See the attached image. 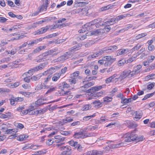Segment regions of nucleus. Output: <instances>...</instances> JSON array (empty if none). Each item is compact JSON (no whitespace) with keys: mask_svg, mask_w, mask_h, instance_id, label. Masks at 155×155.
<instances>
[{"mask_svg":"<svg viewBox=\"0 0 155 155\" xmlns=\"http://www.w3.org/2000/svg\"><path fill=\"white\" fill-rule=\"evenodd\" d=\"M113 18L110 19L109 21L105 22V23L106 24L105 25H108L110 26V25H113L115 23V21H113L112 19H113Z\"/></svg>","mask_w":155,"mask_h":155,"instance_id":"e433bc0d","label":"nucleus"},{"mask_svg":"<svg viewBox=\"0 0 155 155\" xmlns=\"http://www.w3.org/2000/svg\"><path fill=\"white\" fill-rule=\"evenodd\" d=\"M51 55L52 56L57 55L58 53H60L61 51L60 49L57 48L49 50Z\"/></svg>","mask_w":155,"mask_h":155,"instance_id":"9d476101","label":"nucleus"},{"mask_svg":"<svg viewBox=\"0 0 155 155\" xmlns=\"http://www.w3.org/2000/svg\"><path fill=\"white\" fill-rule=\"evenodd\" d=\"M126 61V60L125 59L123 58L118 61L117 64L119 66H122L125 63L127 64Z\"/></svg>","mask_w":155,"mask_h":155,"instance_id":"7c9ffc66","label":"nucleus"},{"mask_svg":"<svg viewBox=\"0 0 155 155\" xmlns=\"http://www.w3.org/2000/svg\"><path fill=\"white\" fill-rule=\"evenodd\" d=\"M8 67H9V68H16L17 66H15L14 64V63H13V62H11L9 64H8Z\"/></svg>","mask_w":155,"mask_h":155,"instance_id":"4d7b16f0","label":"nucleus"},{"mask_svg":"<svg viewBox=\"0 0 155 155\" xmlns=\"http://www.w3.org/2000/svg\"><path fill=\"white\" fill-rule=\"evenodd\" d=\"M93 25L92 23H91V21L86 23L84 25V28H85V30H90L92 29V27H91V26Z\"/></svg>","mask_w":155,"mask_h":155,"instance_id":"a878e982","label":"nucleus"},{"mask_svg":"<svg viewBox=\"0 0 155 155\" xmlns=\"http://www.w3.org/2000/svg\"><path fill=\"white\" fill-rule=\"evenodd\" d=\"M117 46L115 45L105 47L99 50L101 55L103 53H111L117 49Z\"/></svg>","mask_w":155,"mask_h":155,"instance_id":"7ed1b4c3","label":"nucleus"},{"mask_svg":"<svg viewBox=\"0 0 155 155\" xmlns=\"http://www.w3.org/2000/svg\"><path fill=\"white\" fill-rule=\"evenodd\" d=\"M69 143L71 146L75 147L78 143L77 142L74 141L73 140H71L69 142Z\"/></svg>","mask_w":155,"mask_h":155,"instance_id":"3c124183","label":"nucleus"},{"mask_svg":"<svg viewBox=\"0 0 155 155\" xmlns=\"http://www.w3.org/2000/svg\"><path fill=\"white\" fill-rule=\"evenodd\" d=\"M46 65V63L40 64L39 65L36 66L29 70L28 72L24 73L22 76H25L26 77L29 78L33 74V72L42 70Z\"/></svg>","mask_w":155,"mask_h":155,"instance_id":"f03ea898","label":"nucleus"},{"mask_svg":"<svg viewBox=\"0 0 155 155\" xmlns=\"http://www.w3.org/2000/svg\"><path fill=\"white\" fill-rule=\"evenodd\" d=\"M101 53L100 52L99 50L96 52L92 54H91L89 56V58L90 59L93 58L97 57L101 55Z\"/></svg>","mask_w":155,"mask_h":155,"instance_id":"b1692460","label":"nucleus"},{"mask_svg":"<svg viewBox=\"0 0 155 155\" xmlns=\"http://www.w3.org/2000/svg\"><path fill=\"white\" fill-rule=\"evenodd\" d=\"M103 60L104 61H107L109 62L110 64H112L116 60V58H113L110 56H106L103 57Z\"/></svg>","mask_w":155,"mask_h":155,"instance_id":"f8f14e48","label":"nucleus"},{"mask_svg":"<svg viewBox=\"0 0 155 155\" xmlns=\"http://www.w3.org/2000/svg\"><path fill=\"white\" fill-rule=\"evenodd\" d=\"M135 130L130 133H127L124 134L122 138L124 139V141L118 144H116L114 147L118 148L120 147L123 146L124 142H129L131 141L135 140L137 138V135L135 134Z\"/></svg>","mask_w":155,"mask_h":155,"instance_id":"f257e3e1","label":"nucleus"},{"mask_svg":"<svg viewBox=\"0 0 155 155\" xmlns=\"http://www.w3.org/2000/svg\"><path fill=\"white\" fill-rule=\"evenodd\" d=\"M49 87V86L45 84L44 83H42L41 84H38L35 89L37 90H40L42 89L48 88Z\"/></svg>","mask_w":155,"mask_h":155,"instance_id":"1a4fd4ad","label":"nucleus"},{"mask_svg":"<svg viewBox=\"0 0 155 155\" xmlns=\"http://www.w3.org/2000/svg\"><path fill=\"white\" fill-rule=\"evenodd\" d=\"M73 120V119L67 118L66 119L63 120L62 121L60 122V124L61 125H64L68 123H69Z\"/></svg>","mask_w":155,"mask_h":155,"instance_id":"aec40b11","label":"nucleus"},{"mask_svg":"<svg viewBox=\"0 0 155 155\" xmlns=\"http://www.w3.org/2000/svg\"><path fill=\"white\" fill-rule=\"evenodd\" d=\"M81 124V122L79 121H76L74 122L71 124V125L72 126H74L77 125H79Z\"/></svg>","mask_w":155,"mask_h":155,"instance_id":"864d4df0","label":"nucleus"},{"mask_svg":"<svg viewBox=\"0 0 155 155\" xmlns=\"http://www.w3.org/2000/svg\"><path fill=\"white\" fill-rule=\"evenodd\" d=\"M27 45V42H25L22 45L18 47V48L19 49V50H20L21 48H24L26 47Z\"/></svg>","mask_w":155,"mask_h":155,"instance_id":"0e129e2a","label":"nucleus"},{"mask_svg":"<svg viewBox=\"0 0 155 155\" xmlns=\"http://www.w3.org/2000/svg\"><path fill=\"white\" fill-rule=\"evenodd\" d=\"M60 150L62 151L61 155H70L72 153L71 148L69 146L61 147L60 148Z\"/></svg>","mask_w":155,"mask_h":155,"instance_id":"20e7f679","label":"nucleus"},{"mask_svg":"<svg viewBox=\"0 0 155 155\" xmlns=\"http://www.w3.org/2000/svg\"><path fill=\"white\" fill-rule=\"evenodd\" d=\"M84 133L82 131H80L78 132H76L73 135V137L75 138L79 139L81 138V135H83Z\"/></svg>","mask_w":155,"mask_h":155,"instance_id":"5701e85b","label":"nucleus"},{"mask_svg":"<svg viewBox=\"0 0 155 155\" xmlns=\"http://www.w3.org/2000/svg\"><path fill=\"white\" fill-rule=\"evenodd\" d=\"M47 7V5H45L44 4L42 5L41 6L38 7V10H39V12H41L43 11H46Z\"/></svg>","mask_w":155,"mask_h":155,"instance_id":"c85d7f7f","label":"nucleus"},{"mask_svg":"<svg viewBox=\"0 0 155 155\" xmlns=\"http://www.w3.org/2000/svg\"><path fill=\"white\" fill-rule=\"evenodd\" d=\"M101 104L102 103L100 101L98 100H97L91 103V104H93L94 105V107L95 108L101 107L102 106Z\"/></svg>","mask_w":155,"mask_h":155,"instance_id":"ddd939ff","label":"nucleus"},{"mask_svg":"<svg viewBox=\"0 0 155 155\" xmlns=\"http://www.w3.org/2000/svg\"><path fill=\"white\" fill-rule=\"evenodd\" d=\"M71 57H72L71 54L67 52L64 55L56 59L55 61V62H63L66 59L71 58Z\"/></svg>","mask_w":155,"mask_h":155,"instance_id":"423d86ee","label":"nucleus"},{"mask_svg":"<svg viewBox=\"0 0 155 155\" xmlns=\"http://www.w3.org/2000/svg\"><path fill=\"white\" fill-rule=\"evenodd\" d=\"M9 100L10 101V103L12 105H14L15 104V97H12L11 99H10Z\"/></svg>","mask_w":155,"mask_h":155,"instance_id":"774afa93","label":"nucleus"},{"mask_svg":"<svg viewBox=\"0 0 155 155\" xmlns=\"http://www.w3.org/2000/svg\"><path fill=\"white\" fill-rule=\"evenodd\" d=\"M125 16H124L123 15H121L119 16H118L117 17L115 18H113V19L112 20L113 21H115V23L117 22L118 20H120L122 19L123 17H124Z\"/></svg>","mask_w":155,"mask_h":155,"instance_id":"4c0bfd02","label":"nucleus"},{"mask_svg":"<svg viewBox=\"0 0 155 155\" xmlns=\"http://www.w3.org/2000/svg\"><path fill=\"white\" fill-rule=\"evenodd\" d=\"M147 35L146 33H142L137 35L135 37V39L137 40L142 37H144Z\"/></svg>","mask_w":155,"mask_h":155,"instance_id":"c03bdc74","label":"nucleus"},{"mask_svg":"<svg viewBox=\"0 0 155 155\" xmlns=\"http://www.w3.org/2000/svg\"><path fill=\"white\" fill-rule=\"evenodd\" d=\"M44 100L42 99H39L35 102V104L37 106H40L41 104H44L43 102Z\"/></svg>","mask_w":155,"mask_h":155,"instance_id":"58836bf2","label":"nucleus"},{"mask_svg":"<svg viewBox=\"0 0 155 155\" xmlns=\"http://www.w3.org/2000/svg\"><path fill=\"white\" fill-rule=\"evenodd\" d=\"M110 5H108L107 6L102 7L100 8V10L101 11H106L107 10L109 9L110 8Z\"/></svg>","mask_w":155,"mask_h":155,"instance_id":"79ce46f5","label":"nucleus"},{"mask_svg":"<svg viewBox=\"0 0 155 155\" xmlns=\"http://www.w3.org/2000/svg\"><path fill=\"white\" fill-rule=\"evenodd\" d=\"M112 97H108L107 96L105 97L104 98V101L105 102H109L111 101V100L112 99Z\"/></svg>","mask_w":155,"mask_h":155,"instance_id":"de8ad7c7","label":"nucleus"},{"mask_svg":"<svg viewBox=\"0 0 155 155\" xmlns=\"http://www.w3.org/2000/svg\"><path fill=\"white\" fill-rule=\"evenodd\" d=\"M143 112L141 110H138L137 111H136L135 118L139 120L141 118Z\"/></svg>","mask_w":155,"mask_h":155,"instance_id":"6ab92c4d","label":"nucleus"},{"mask_svg":"<svg viewBox=\"0 0 155 155\" xmlns=\"http://www.w3.org/2000/svg\"><path fill=\"white\" fill-rule=\"evenodd\" d=\"M8 20L7 19L4 17H0V22L4 23Z\"/></svg>","mask_w":155,"mask_h":155,"instance_id":"e2e57ef3","label":"nucleus"},{"mask_svg":"<svg viewBox=\"0 0 155 155\" xmlns=\"http://www.w3.org/2000/svg\"><path fill=\"white\" fill-rule=\"evenodd\" d=\"M95 42L94 41H90L85 44L86 47H88L94 43Z\"/></svg>","mask_w":155,"mask_h":155,"instance_id":"603ef678","label":"nucleus"},{"mask_svg":"<svg viewBox=\"0 0 155 155\" xmlns=\"http://www.w3.org/2000/svg\"><path fill=\"white\" fill-rule=\"evenodd\" d=\"M48 73V71H45L44 73H43L42 74H37L35 76H33L32 77L31 79L33 81H36L38 80L42 76V75H47Z\"/></svg>","mask_w":155,"mask_h":155,"instance_id":"6e6552de","label":"nucleus"},{"mask_svg":"<svg viewBox=\"0 0 155 155\" xmlns=\"http://www.w3.org/2000/svg\"><path fill=\"white\" fill-rule=\"evenodd\" d=\"M45 37H43V38H38L35 40H32L34 44H37L39 42L41 41H42L43 39H44V38H45Z\"/></svg>","mask_w":155,"mask_h":155,"instance_id":"37998d69","label":"nucleus"},{"mask_svg":"<svg viewBox=\"0 0 155 155\" xmlns=\"http://www.w3.org/2000/svg\"><path fill=\"white\" fill-rule=\"evenodd\" d=\"M41 24L40 21H36L33 23L31 25H29L28 27V28L29 29H30L37 27L38 25Z\"/></svg>","mask_w":155,"mask_h":155,"instance_id":"412c9836","label":"nucleus"},{"mask_svg":"<svg viewBox=\"0 0 155 155\" xmlns=\"http://www.w3.org/2000/svg\"><path fill=\"white\" fill-rule=\"evenodd\" d=\"M94 82L93 81L89 82L87 84H85L84 86L81 87V89L84 92H85V91L87 90H86L87 88L94 85Z\"/></svg>","mask_w":155,"mask_h":155,"instance_id":"0eeeda50","label":"nucleus"},{"mask_svg":"<svg viewBox=\"0 0 155 155\" xmlns=\"http://www.w3.org/2000/svg\"><path fill=\"white\" fill-rule=\"evenodd\" d=\"M52 20V17H49L48 18H46L45 19H44L40 21V22L41 24H42L44 22H47L51 21Z\"/></svg>","mask_w":155,"mask_h":155,"instance_id":"09e8293b","label":"nucleus"},{"mask_svg":"<svg viewBox=\"0 0 155 155\" xmlns=\"http://www.w3.org/2000/svg\"><path fill=\"white\" fill-rule=\"evenodd\" d=\"M122 101H121V102L122 104H125L126 103H128L132 101V99L131 98H129L128 99L124 97L122 98Z\"/></svg>","mask_w":155,"mask_h":155,"instance_id":"c756f323","label":"nucleus"},{"mask_svg":"<svg viewBox=\"0 0 155 155\" xmlns=\"http://www.w3.org/2000/svg\"><path fill=\"white\" fill-rule=\"evenodd\" d=\"M61 75V74L60 73H57L54 74V76L52 78V80L54 81H57L60 78Z\"/></svg>","mask_w":155,"mask_h":155,"instance_id":"bb28decb","label":"nucleus"},{"mask_svg":"<svg viewBox=\"0 0 155 155\" xmlns=\"http://www.w3.org/2000/svg\"><path fill=\"white\" fill-rule=\"evenodd\" d=\"M103 93V91L97 93L95 94L92 95V96H93V97H89L88 98V99L91 100L92 98H97L102 95Z\"/></svg>","mask_w":155,"mask_h":155,"instance_id":"4be33fe9","label":"nucleus"},{"mask_svg":"<svg viewBox=\"0 0 155 155\" xmlns=\"http://www.w3.org/2000/svg\"><path fill=\"white\" fill-rule=\"evenodd\" d=\"M103 85H99L91 87V88L85 91L86 93H91V95L90 97H93L92 96V95L95 94L97 93L96 91H98L101 89Z\"/></svg>","mask_w":155,"mask_h":155,"instance_id":"39448f33","label":"nucleus"},{"mask_svg":"<svg viewBox=\"0 0 155 155\" xmlns=\"http://www.w3.org/2000/svg\"><path fill=\"white\" fill-rule=\"evenodd\" d=\"M129 72H130V70H127L124 71L120 75L122 78H125L127 76H130Z\"/></svg>","mask_w":155,"mask_h":155,"instance_id":"2eb2a0df","label":"nucleus"},{"mask_svg":"<svg viewBox=\"0 0 155 155\" xmlns=\"http://www.w3.org/2000/svg\"><path fill=\"white\" fill-rule=\"evenodd\" d=\"M61 85L63 86V88H68L70 86V85L65 82H64L61 83Z\"/></svg>","mask_w":155,"mask_h":155,"instance_id":"6e6d98bb","label":"nucleus"},{"mask_svg":"<svg viewBox=\"0 0 155 155\" xmlns=\"http://www.w3.org/2000/svg\"><path fill=\"white\" fill-rule=\"evenodd\" d=\"M45 112V110L44 109L40 110H36L34 111V114H42Z\"/></svg>","mask_w":155,"mask_h":155,"instance_id":"ea45409f","label":"nucleus"},{"mask_svg":"<svg viewBox=\"0 0 155 155\" xmlns=\"http://www.w3.org/2000/svg\"><path fill=\"white\" fill-rule=\"evenodd\" d=\"M51 78V76H49L47 78H45V81L43 82L45 84H46L48 83V81L50 80Z\"/></svg>","mask_w":155,"mask_h":155,"instance_id":"bf43d9fd","label":"nucleus"},{"mask_svg":"<svg viewBox=\"0 0 155 155\" xmlns=\"http://www.w3.org/2000/svg\"><path fill=\"white\" fill-rule=\"evenodd\" d=\"M145 50L144 48H142L137 53V55H139L140 54H142V53Z\"/></svg>","mask_w":155,"mask_h":155,"instance_id":"338daca9","label":"nucleus"},{"mask_svg":"<svg viewBox=\"0 0 155 155\" xmlns=\"http://www.w3.org/2000/svg\"><path fill=\"white\" fill-rule=\"evenodd\" d=\"M155 58V57L154 56L152 55L149 57L148 59V60L150 63L151 62L153 61Z\"/></svg>","mask_w":155,"mask_h":155,"instance_id":"052dcab7","label":"nucleus"},{"mask_svg":"<svg viewBox=\"0 0 155 155\" xmlns=\"http://www.w3.org/2000/svg\"><path fill=\"white\" fill-rule=\"evenodd\" d=\"M113 18L110 19L109 21L105 22V23L106 24L105 25H108L110 26V25H113L115 23V21H113L112 19H113Z\"/></svg>","mask_w":155,"mask_h":155,"instance_id":"c9c22d12","label":"nucleus"},{"mask_svg":"<svg viewBox=\"0 0 155 155\" xmlns=\"http://www.w3.org/2000/svg\"><path fill=\"white\" fill-rule=\"evenodd\" d=\"M116 76V74H114L112 76L107 78L105 80L106 83L107 84H108L110 83V82H111L112 80Z\"/></svg>","mask_w":155,"mask_h":155,"instance_id":"f704fd0d","label":"nucleus"},{"mask_svg":"<svg viewBox=\"0 0 155 155\" xmlns=\"http://www.w3.org/2000/svg\"><path fill=\"white\" fill-rule=\"evenodd\" d=\"M16 130L15 129H8L5 131H4V134H11L12 132H16Z\"/></svg>","mask_w":155,"mask_h":155,"instance_id":"2f4dec72","label":"nucleus"},{"mask_svg":"<svg viewBox=\"0 0 155 155\" xmlns=\"http://www.w3.org/2000/svg\"><path fill=\"white\" fill-rule=\"evenodd\" d=\"M141 45L139 44H138L136 46H135L132 49V51H134L136 50H138L140 48Z\"/></svg>","mask_w":155,"mask_h":155,"instance_id":"8fccbe9b","label":"nucleus"},{"mask_svg":"<svg viewBox=\"0 0 155 155\" xmlns=\"http://www.w3.org/2000/svg\"><path fill=\"white\" fill-rule=\"evenodd\" d=\"M69 82L71 84H74L77 82L78 80V78H73L71 77V78L68 80Z\"/></svg>","mask_w":155,"mask_h":155,"instance_id":"cd10ccee","label":"nucleus"},{"mask_svg":"<svg viewBox=\"0 0 155 155\" xmlns=\"http://www.w3.org/2000/svg\"><path fill=\"white\" fill-rule=\"evenodd\" d=\"M154 75V74H152L149 75H148L147 77H145V79L147 80H150L151 79V77L153 76Z\"/></svg>","mask_w":155,"mask_h":155,"instance_id":"680f3d73","label":"nucleus"},{"mask_svg":"<svg viewBox=\"0 0 155 155\" xmlns=\"http://www.w3.org/2000/svg\"><path fill=\"white\" fill-rule=\"evenodd\" d=\"M95 116V114H94L93 115L88 116H87L84 117L83 118V120H84L87 121L89 120L90 118Z\"/></svg>","mask_w":155,"mask_h":155,"instance_id":"49530a36","label":"nucleus"},{"mask_svg":"<svg viewBox=\"0 0 155 155\" xmlns=\"http://www.w3.org/2000/svg\"><path fill=\"white\" fill-rule=\"evenodd\" d=\"M139 73V72H136V71H135L134 70L132 71H130V72H129L130 75L131 77L134 76V75L137 74H138Z\"/></svg>","mask_w":155,"mask_h":155,"instance_id":"5fc2aeb1","label":"nucleus"},{"mask_svg":"<svg viewBox=\"0 0 155 155\" xmlns=\"http://www.w3.org/2000/svg\"><path fill=\"white\" fill-rule=\"evenodd\" d=\"M49 29V27L48 26H46L45 27H43L41 28L40 29L38 30L36 33L35 34V35H40L43 33H44L46 32L47 30Z\"/></svg>","mask_w":155,"mask_h":155,"instance_id":"9b49d317","label":"nucleus"},{"mask_svg":"<svg viewBox=\"0 0 155 155\" xmlns=\"http://www.w3.org/2000/svg\"><path fill=\"white\" fill-rule=\"evenodd\" d=\"M58 94L61 96L68 95L71 94V92L70 91H64V89H62L61 91H59Z\"/></svg>","mask_w":155,"mask_h":155,"instance_id":"393cba45","label":"nucleus"},{"mask_svg":"<svg viewBox=\"0 0 155 155\" xmlns=\"http://www.w3.org/2000/svg\"><path fill=\"white\" fill-rule=\"evenodd\" d=\"M154 85L153 83H151L147 86V88L148 89L150 90L154 87Z\"/></svg>","mask_w":155,"mask_h":155,"instance_id":"69168bd1","label":"nucleus"},{"mask_svg":"<svg viewBox=\"0 0 155 155\" xmlns=\"http://www.w3.org/2000/svg\"><path fill=\"white\" fill-rule=\"evenodd\" d=\"M54 141L56 143H59L63 141L64 140V138L60 135H56L54 136Z\"/></svg>","mask_w":155,"mask_h":155,"instance_id":"dca6fc26","label":"nucleus"},{"mask_svg":"<svg viewBox=\"0 0 155 155\" xmlns=\"http://www.w3.org/2000/svg\"><path fill=\"white\" fill-rule=\"evenodd\" d=\"M142 66L140 65H137L136 67H134L133 68V70H134L136 72H138V71L141 68Z\"/></svg>","mask_w":155,"mask_h":155,"instance_id":"13d9d810","label":"nucleus"},{"mask_svg":"<svg viewBox=\"0 0 155 155\" xmlns=\"http://www.w3.org/2000/svg\"><path fill=\"white\" fill-rule=\"evenodd\" d=\"M75 148H77L78 151L81 152L83 150V147L80 143H77Z\"/></svg>","mask_w":155,"mask_h":155,"instance_id":"a19ab883","label":"nucleus"},{"mask_svg":"<svg viewBox=\"0 0 155 155\" xmlns=\"http://www.w3.org/2000/svg\"><path fill=\"white\" fill-rule=\"evenodd\" d=\"M49 55H51V54L48 50V51L42 54L41 55L39 56V57L42 56V57L45 59V61L49 60V58L48 57Z\"/></svg>","mask_w":155,"mask_h":155,"instance_id":"f3484780","label":"nucleus"},{"mask_svg":"<svg viewBox=\"0 0 155 155\" xmlns=\"http://www.w3.org/2000/svg\"><path fill=\"white\" fill-rule=\"evenodd\" d=\"M91 108V106L90 104H85L83 105L82 108L83 110H87Z\"/></svg>","mask_w":155,"mask_h":155,"instance_id":"473e14b6","label":"nucleus"},{"mask_svg":"<svg viewBox=\"0 0 155 155\" xmlns=\"http://www.w3.org/2000/svg\"><path fill=\"white\" fill-rule=\"evenodd\" d=\"M45 46H40L37 48L35 49L33 51V52L28 54V56H29L33 53H37L40 52L41 50L45 49Z\"/></svg>","mask_w":155,"mask_h":155,"instance_id":"4468645a","label":"nucleus"},{"mask_svg":"<svg viewBox=\"0 0 155 155\" xmlns=\"http://www.w3.org/2000/svg\"><path fill=\"white\" fill-rule=\"evenodd\" d=\"M80 73L79 71H77L71 74V77L73 78H78Z\"/></svg>","mask_w":155,"mask_h":155,"instance_id":"a18cd8bd","label":"nucleus"},{"mask_svg":"<svg viewBox=\"0 0 155 155\" xmlns=\"http://www.w3.org/2000/svg\"><path fill=\"white\" fill-rule=\"evenodd\" d=\"M28 137V136H26L25 135H21L17 137V140L20 141H22L26 139Z\"/></svg>","mask_w":155,"mask_h":155,"instance_id":"72a5a7b5","label":"nucleus"},{"mask_svg":"<svg viewBox=\"0 0 155 155\" xmlns=\"http://www.w3.org/2000/svg\"><path fill=\"white\" fill-rule=\"evenodd\" d=\"M129 51L127 49H121L118 51L117 55L119 56L128 52Z\"/></svg>","mask_w":155,"mask_h":155,"instance_id":"a211bd4d","label":"nucleus"}]
</instances>
